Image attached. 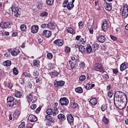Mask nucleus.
I'll use <instances>...</instances> for the list:
<instances>
[{
    "label": "nucleus",
    "mask_w": 128,
    "mask_h": 128,
    "mask_svg": "<svg viewBox=\"0 0 128 128\" xmlns=\"http://www.w3.org/2000/svg\"><path fill=\"white\" fill-rule=\"evenodd\" d=\"M114 102H122V100H128V98L126 95L124 94V93L120 91H118L114 94Z\"/></svg>",
    "instance_id": "nucleus-1"
},
{
    "label": "nucleus",
    "mask_w": 128,
    "mask_h": 128,
    "mask_svg": "<svg viewBox=\"0 0 128 128\" xmlns=\"http://www.w3.org/2000/svg\"><path fill=\"white\" fill-rule=\"evenodd\" d=\"M26 123L24 122H22L18 126V128H24V125Z\"/></svg>",
    "instance_id": "nucleus-56"
},
{
    "label": "nucleus",
    "mask_w": 128,
    "mask_h": 128,
    "mask_svg": "<svg viewBox=\"0 0 128 128\" xmlns=\"http://www.w3.org/2000/svg\"><path fill=\"white\" fill-rule=\"evenodd\" d=\"M40 72H38V71L34 70L33 72V76H38Z\"/></svg>",
    "instance_id": "nucleus-54"
},
{
    "label": "nucleus",
    "mask_w": 128,
    "mask_h": 128,
    "mask_svg": "<svg viewBox=\"0 0 128 128\" xmlns=\"http://www.w3.org/2000/svg\"><path fill=\"white\" fill-rule=\"evenodd\" d=\"M102 28L104 32H106V30H108V22H106V20H102Z\"/></svg>",
    "instance_id": "nucleus-11"
},
{
    "label": "nucleus",
    "mask_w": 128,
    "mask_h": 128,
    "mask_svg": "<svg viewBox=\"0 0 128 128\" xmlns=\"http://www.w3.org/2000/svg\"><path fill=\"white\" fill-rule=\"evenodd\" d=\"M47 28H48L50 30H54L56 28V23L52 22H48Z\"/></svg>",
    "instance_id": "nucleus-16"
},
{
    "label": "nucleus",
    "mask_w": 128,
    "mask_h": 128,
    "mask_svg": "<svg viewBox=\"0 0 128 128\" xmlns=\"http://www.w3.org/2000/svg\"><path fill=\"white\" fill-rule=\"evenodd\" d=\"M8 88H12V86H14V84H12V83L9 82L8 84Z\"/></svg>",
    "instance_id": "nucleus-57"
},
{
    "label": "nucleus",
    "mask_w": 128,
    "mask_h": 128,
    "mask_svg": "<svg viewBox=\"0 0 128 128\" xmlns=\"http://www.w3.org/2000/svg\"><path fill=\"white\" fill-rule=\"evenodd\" d=\"M69 64L72 68V70H74L76 66V64L70 60H69Z\"/></svg>",
    "instance_id": "nucleus-44"
},
{
    "label": "nucleus",
    "mask_w": 128,
    "mask_h": 128,
    "mask_svg": "<svg viewBox=\"0 0 128 128\" xmlns=\"http://www.w3.org/2000/svg\"><path fill=\"white\" fill-rule=\"evenodd\" d=\"M58 118L60 122H64L66 120V116H64V114H60L58 116Z\"/></svg>",
    "instance_id": "nucleus-24"
},
{
    "label": "nucleus",
    "mask_w": 128,
    "mask_h": 128,
    "mask_svg": "<svg viewBox=\"0 0 128 128\" xmlns=\"http://www.w3.org/2000/svg\"><path fill=\"white\" fill-rule=\"evenodd\" d=\"M106 8L107 10H112V4L110 3H106Z\"/></svg>",
    "instance_id": "nucleus-42"
},
{
    "label": "nucleus",
    "mask_w": 128,
    "mask_h": 128,
    "mask_svg": "<svg viewBox=\"0 0 128 128\" xmlns=\"http://www.w3.org/2000/svg\"><path fill=\"white\" fill-rule=\"evenodd\" d=\"M78 50H79V52H82V54H86V48H84V46L82 45H79Z\"/></svg>",
    "instance_id": "nucleus-22"
},
{
    "label": "nucleus",
    "mask_w": 128,
    "mask_h": 128,
    "mask_svg": "<svg viewBox=\"0 0 128 128\" xmlns=\"http://www.w3.org/2000/svg\"><path fill=\"white\" fill-rule=\"evenodd\" d=\"M12 64V61L7 60L3 62V66H10Z\"/></svg>",
    "instance_id": "nucleus-31"
},
{
    "label": "nucleus",
    "mask_w": 128,
    "mask_h": 128,
    "mask_svg": "<svg viewBox=\"0 0 128 128\" xmlns=\"http://www.w3.org/2000/svg\"><path fill=\"white\" fill-rule=\"evenodd\" d=\"M52 76H58V74H60V73L58 72H52Z\"/></svg>",
    "instance_id": "nucleus-58"
},
{
    "label": "nucleus",
    "mask_w": 128,
    "mask_h": 128,
    "mask_svg": "<svg viewBox=\"0 0 128 128\" xmlns=\"http://www.w3.org/2000/svg\"><path fill=\"white\" fill-rule=\"evenodd\" d=\"M96 38H97L98 42H100L101 44L104 42H106V36H100L98 37V36H96Z\"/></svg>",
    "instance_id": "nucleus-17"
},
{
    "label": "nucleus",
    "mask_w": 128,
    "mask_h": 128,
    "mask_svg": "<svg viewBox=\"0 0 128 128\" xmlns=\"http://www.w3.org/2000/svg\"><path fill=\"white\" fill-rule=\"evenodd\" d=\"M10 10L12 12L14 16L16 18L20 16V14H22V8L13 6L10 8Z\"/></svg>",
    "instance_id": "nucleus-3"
},
{
    "label": "nucleus",
    "mask_w": 128,
    "mask_h": 128,
    "mask_svg": "<svg viewBox=\"0 0 128 128\" xmlns=\"http://www.w3.org/2000/svg\"><path fill=\"white\" fill-rule=\"evenodd\" d=\"M40 110H42V108L40 107H38L35 112L36 114H38L40 112Z\"/></svg>",
    "instance_id": "nucleus-61"
},
{
    "label": "nucleus",
    "mask_w": 128,
    "mask_h": 128,
    "mask_svg": "<svg viewBox=\"0 0 128 128\" xmlns=\"http://www.w3.org/2000/svg\"><path fill=\"white\" fill-rule=\"evenodd\" d=\"M30 74L27 72H24L22 74V78H30Z\"/></svg>",
    "instance_id": "nucleus-38"
},
{
    "label": "nucleus",
    "mask_w": 128,
    "mask_h": 128,
    "mask_svg": "<svg viewBox=\"0 0 128 128\" xmlns=\"http://www.w3.org/2000/svg\"><path fill=\"white\" fill-rule=\"evenodd\" d=\"M92 48H94V50H98V48H100V45L98 43H94L92 44Z\"/></svg>",
    "instance_id": "nucleus-37"
},
{
    "label": "nucleus",
    "mask_w": 128,
    "mask_h": 128,
    "mask_svg": "<svg viewBox=\"0 0 128 128\" xmlns=\"http://www.w3.org/2000/svg\"><path fill=\"white\" fill-rule=\"evenodd\" d=\"M112 70H113L114 74H118V70L116 68L112 69Z\"/></svg>",
    "instance_id": "nucleus-63"
},
{
    "label": "nucleus",
    "mask_w": 128,
    "mask_h": 128,
    "mask_svg": "<svg viewBox=\"0 0 128 128\" xmlns=\"http://www.w3.org/2000/svg\"><path fill=\"white\" fill-rule=\"evenodd\" d=\"M126 100H122V101H116L114 102V104L117 108L118 110H124L126 106Z\"/></svg>",
    "instance_id": "nucleus-2"
},
{
    "label": "nucleus",
    "mask_w": 128,
    "mask_h": 128,
    "mask_svg": "<svg viewBox=\"0 0 128 128\" xmlns=\"http://www.w3.org/2000/svg\"><path fill=\"white\" fill-rule=\"evenodd\" d=\"M33 99H34V98L32 97V94H29L28 96L27 100H28V102L34 103V100H32Z\"/></svg>",
    "instance_id": "nucleus-30"
},
{
    "label": "nucleus",
    "mask_w": 128,
    "mask_h": 128,
    "mask_svg": "<svg viewBox=\"0 0 128 128\" xmlns=\"http://www.w3.org/2000/svg\"><path fill=\"white\" fill-rule=\"evenodd\" d=\"M94 86H96L94 84L88 83L84 86V88L86 90H92V88H94Z\"/></svg>",
    "instance_id": "nucleus-23"
},
{
    "label": "nucleus",
    "mask_w": 128,
    "mask_h": 128,
    "mask_svg": "<svg viewBox=\"0 0 128 128\" xmlns=\"http://www.w3.org/2000/svg\"><path fill=\"white\" fill-rule=\"evenodd\" d=\"M86 77L84 75H81L79 77V80L80 82H84V80H86Z\"/></svg>",
    "instance_id": "nucleus-45"
},
{
    "label": "nucleus",
    "mask_w": 128,
    "mask_h": 128,
    "mask_svg": "<svg viewBox=\"0 0 128 128\" xmlns=\"http://www.w3.org/2000/svg\"><path fill=\"white\" fill-rule=\"evenodd\" d=\"M54 44H56L58 46H62L64 45V40L61 39H57L54 41Z\"/></svg>",
    "instance_id": "nucleus-12"
},
{
    "label": "nucleus",
    "mask_w": 128,
    "mask_h": 128,
    "mask_svg": "<svg viewBox=\"0 0 128 128\" xmlns=\"http://www.w3.org/2000/svg\"><path fill=\"white\" fill-rule=\"evenodd\" d=\"M12 24H14L12 22H7L3 24H0V28H11Z\"/></svg>",
    "instance_id": "nucleus-13"
},
{
    "label": "nucleus",
    "mask_w": 128,
    "mask_h": 128,
    "mask_svg": "<svg viewBox=\"0 0 128 128\" xmlns=\"http://www.w3.org/2000/svg\"><path fill=\"white\" fill-rule=\"evenodd\" d=\"M52 115L54 116H56L58 114V110L56 107H53L52 109Z\"/></svg>",
    "instance_id": "nucleus-27"
},
{
    "label": "nucleus",
    "mask_w": 128,
    "mask_h": 128,
    "mask_svg": "<svg viewBox=\"0 0 128 128\" xmlns=\"http://www.w3.org/2000/svg\"><path fill=\"white\" fill-rule=\"evenodd\" d=\"M7 106L10 108H12L14 106V98L12 96H8V97Z\"/></svg>",
    "instance_id": "nucleus-6"
},
{
    "label": "nucleus",
    "mask_w": 128,
    "mask_h": 128,
    "mask_svg": "<svg viewBox=\"0 0 128 128\" xmlns=\"http://www.w3.org/2000/svg\"><path fill=\"white\" fill-rule=\"evenodd\" d=\"M20 100H16V102H15V103H14V104H15V106H20Z\"/></svg>",
    "instance_id": "nucleus-51"
},
{
    "label": "nucleus",
    "mask_w": 128,
    "mask_h": 128,
    "mask_svg": "<svg viewBox=\"0 0 128 128\" xmlns=\"http://www.w3.org/2000/svg\"><path fill=\"white\" fill-rule=\"evenodd\" d=\"M13 74H15L16 76V74H18V69L16 68H13Z\"/></svg>",
    "instance_id": "nucleus-48"
},
{
    "label": "nucleus",
    "mask_w": 128,
    "mask_h": 128,
    "mask_svg": "<svg viewBox=\"0 0 128 128\" xmlns=\"http://www.w3.org/2000/svg\"><path fill=\"white\" fill-rule=\"evenodd\" d=\"M113 94H114V92H112V91L110 90L108 92V98H112Z\"/></svg>",
    "instance_id": "nucleus-52"
},
{
    "label": "nucleus",
    "mask_w": 128,
    "mask_h": 128,
    "mask_svg": "<svg viewBox=\"0 0 128 128\" xmlns=\"http://www.w3.org/2000/svg\"><path fill=\"white\" fill-rule=\"evenodd\" d=\"M75 92H78V94H82V92H84V90L81 87H78L75 88Z\"/></svg>",
    "instance_id": "nucleus-35"
},
{
    "label": "nucleus",
    "mask_w": 128,
    "mask_h": 128,
    "mask_svg": "<svg viewBox=\"0 0 128 128\" xmlns=\"http://www.w3.org/2000/svg\"><path fill=\"white\" fill-rule=\"evenodd\" d=\"M126 68H128V63L126 62H124L120 64V70H121V72H122L125 70H126Z\"/></svg>",
    "instance_id": "nucleus-14"
},
{
    "label": "nucleus",
    "mask_w": 128,
    "mask_h": 128,
    "mask_svg": "<svg viewBox=\"0 0 128 128\" xmlns=\"http://www.w3.org/2000/svg\"><path fill=\"white\" fill-rule=\"evenodd\" d=\"M64 51L66 52H70V48L68 46H66L64 48Z\"/></svg>",
    "instance_id": "nucleus-53"
},
{
    "label": "nucleus",
    "mask_w": 128,
    "mask_h": 128,
    "mask_svg": "<svg viewBox=\"0 0 128 128\" xmlns=\"http://www.w3.org/2000/svg\"><path fill=\"white\" fill-rule=\"evenodd\" d=\"M64 84H66V82L63 80H59L58 81L56 80L54 82V86L55 88H60V86H64Z\"/></svg>",
    "instance_id": "nucleus-9"
},
{
    "label": "nucleus",
    "mask_w": 128,
    "mask_h": 128,
    "mask_svg": "<svg viewBox=\"0 0 128 128\" xmlns=\"http://www.w3.org/2000/svg\"><path fill=\"white\" fill-rule=\"evenodd\" d=\"M20 51L18 49L14 48L13 50L12 51L11 54L12 56H16L18 54H20Z\"/></svg>",
    "instance_id": "nucleus-28"
},
{
    "label": "nucleus",
    "mask_w": 128,
    "mask_h": 128,
    "mask_svg": "<svg viewBox=\"0 0 128 128\" xmlns=\"http://www.w3.org/2000/svg\"><path fill=\"white\" fill-rule=\"evenodd\" d=\"M28 120L31 122H34L38 120V117L34 115H30L28 117Z\"/></svg>",
    "instance_id": "nucleus-15"
},
{
    "label": "nucleus",
    "mask_w": 128,
    "mask_h": 128,
    "mask_svg": "<svg viewBox=\"0 0 128 128\" xmlns=\"http://www.w3.org/2000/svg\"><path fill=\"white\" fill-rule=\"evenodd\" d=\"M31 32L32 34H36L38 32V25H33L32 26Z\"/></svg>",
    "instance_id": "nucleus-18"
},
{
    "label": "nucleus",
    "mask_w": 128,
    "mask_h": 128,
    "mask_svg": "<svg viewBox=\"0 0 128 128\" xmlns=\"http://www.w3.org/2000/svg\"><path fill=\"white\" fill-rule=\"evenodd\" d=\"M20 28L21 30L24 32V30H26V26L24 24H22L20 26Z\"/></svg>",
    "instance_id": "nucleus-46"
},
{
    "label": "nucleus",
    "mask_w": 128,
    "mask_h": 128,
    "mask_svg": "<svg viewBox=\"0 0 128 128\" xmlns=\"http://www.w3.org/2000/svg\"><path fill=\"white\" fill-rule=\"evenodd\" d=\"M40 36H45L46 38H50V36H52V32L48 30H44L41 32Z\"/></svg>",
    "instance_id": "nucleus-10"
},
{
    "label": "nucleus",
    "mask_w": 128,
    "mask_h": 128,
    "mask_svg": "<svg viewBox=\"0 0 128 128\" xmlns=\"http://www.w3.org/2000/svg\"><path fill=\"white\" fill-rule=\"evenodd\" d=\"M60 102L61 106H68L70 104V101L68 98L64 97L60 98Z\"/></svg>",
    "instance_id": "nucleus-8"
},
{
    "label": "nucleus",
    "mask_w": 128,
    "mask_h": 128,
    "mask_svg": "<svg viewBox=\"0 0 128 128\" xmlns=\"http://www.w3.org/2000/svg\"><path fill=\"white\" fill-rule=\"evenodd\" d=\"M32 64L34 66H40V60H34L32 61Z\"/></svg>",
    "instance_id": "nucleus-34"
},
{
    "label": "nucleus",
    "mask_w": 128,
    "mask_h": 128,
    "mask_svg": "<svg viewBox=\"0 0 128 128\" xmlns=\"http://www.w3.org/2000/svg\"><path fill=\"white\" fill-rule=\"evenodd\" d=\"M110 38L111 40H114V41L118 40V37L114 35H110Z\"/></svg>",
    "instance_id": "nucleus-49"
},
{
    "label": "nucleus",
    "mask_w": 128,
    "mask_h": 128,
    "mask_svg": "<svg viewBox=\"0 0 128 128\" xmlns=\"http://www.w3.org/2000/svg\"><path fill=\"white\" fill-rule=\"evenodd\" d=\"M66 118L68 124H72L74 122V116L72 114H68L66 115Z\"/></svg>",
    "instance_id": "nucleus-19"
},
{
    "label": "nucleus",
    "mask_w": 128,
    "mask_h": 128,
    "mask_svg": "<svg viewBox=\"0 0 128 128\" xmlns=\"http://www.w3.org/2000/svg\"><path fill=\"white\" fill-rule=\"evenodd\" d=\"M48 16V13L46 12H43L42 13L40 14V16L42 18H44L45 16Z\"/></svg>",
    "instance_id": "nucleus-40"
},
{
    "label": "nucleus",
    "mask_w": 128,
    "mask_h": 128,
    "mask_svg": "<svg viewBox=\"0 0 128 128\" xmlns=\"http://www.w3.org/2000/svg\"><path fill=\"white\" fill-rule=\"evenodd\" d=\"M80 44H86V41H84V38L80 39Z\"/></svg>",
    "instance_id": "nucleus-62"
},
{
    "label": "nucleus",
    "mask_w": 128,
    "mask_h": 128,
    "mask_svg": "<svg viewBox=\"0 0 128 128\" xmlns=\"http://www.w3.org/2000/svg\"><path fill=\"white\" fill-rule=\"evenodd\" d=\"M102 122H104V124H108V122H110L108 119L104 116L103 117V118L102 119Z\"/></svg>",
    "instance_id": "nucleus-36"
},
{
    "label": "nucleus",
    "mask_w": 128,
    "mask_h": 128,
    "mask_svg": "<svg viewBox=\"0 0 128 128\" xmlns=\"http://www.w3.org/2000/svg\"><path fill=\"white\" fill-rule=\"evenodd\" d=\"M63 8H66L68 10H72L74 7V5L72 2H68V0H64L62 4Z\"/></svg>",
    "instance_id": "nucleus-4"
},
{
    "label": "nucleus",
    "mask_w": 128,
    "mask_h": 128,
    "mask_svg": "<svg viewBox=\"0 0 128 128\" xmlns=\"http://www.w3.org/2000/svg\"><path fill=\"white\" fill-rule=\"evenodd\" d=\"M15 96L16 98H20L22 96V92L18 91L15 94Z\"/></svg>",
    "instance_id": "nucleus-39"
},
{
    "label": "nucleus",
    "mask_w": 128,
    "mask_h": 128,
    "mask_svg": "<svg viewBox=\"0 0 128 128\" xmlns=\"http://www.w3.org/2000/svg\"><path fill=\"white\" fill-rule=\"evenodd\" d=\"M30 108L32 110H36V104H33L30 106Z\"/></svg>",
    "instance_id": "nucleus-59"
},
{
    "label": "nucleus",
    "mask_w": 128,
    "mask_h": 128,
    "mask_svg": "<svg viewBox=\"0 0 128 128\" xmlns=\"http://www.w3.org/2000/svg\"><path fill=\"white\" fill-rule=\"evenodd\" d=\"M79 66L80 68H84V66H86V64H84V62H82L79 64Z\"/></svg>",
    "instance_id": "nucleus-47"
},
{
    "label": "nucleus",
    "mask_w": 128,
    "mask_h": 128,
    "mask_svg": "<svg viewBox=\"0 0 128 128\" xmlns=\"http://www.w3.org/2000/svg\"><path fill=\"white\" fill-rule=\"evenodd\" d=\"M89 102L92 106H96L98 104V100L96 98H92L90 100Z\"/></svg>",
    "instance_id": "nucleus-21"
},
{
    "label": "nucleus",
    "mask_w": 128,
    "mask_h": 128,
    "mask_svg": "<svg viewBox=\"0 0 128 128\" xmlns=\"http://www.w3.org/2000/svg\"><path fill=\"white\" fill-rule=\"evenodd\" d=\"M122 18H128V4H125L124 8H123V11L122 13Z\"/></svg>",
    "instance_id": "nucleus-7"
},
{
    "label": "nucleus",
    "mask_w": 128,
    "mask_h": 128,
    "mask_svg": "<svg viewBox=\"0 0 128 128\" xmlns=\"http://www.w3.org/2000/svg\"><path fill=\"white\" fill-rule=\"evenodd\" d=\"M20 114V111L15 112L13 115L14 118H15V120H18Z\"/></svg>",
    "instance_id": "nucleus-32"
},
{
    "label": "nucleus",
    "mask_w": 128,
    "mask_h": 128,
    "mask_svg": "<svg viewBox=\"0 0 128 128\" xmlns=\"http://www.w3.org/2000/svg\"><path fill=\"white\" fill-rule=\"evenodd\" d=\"M86 52L88 54H92V46H90V44H87L86 47Z\"/></svg>",
    "instance_id": "nucleus-20"
},
{
    "label": "nucleus",
    "mask_w": 128,
    "mask_h": 128,
    "mask_svg": "<svg viewBox=\"0 0 128 128\" xmlns=\"http://www.w3.org/2000/svg\"><path fill=\"white\" fill-rule=\"evenodd\" d=\"M101 110L102 112H105L106 110V106L104 104H102L101 106Z\"/></svg>",
    "instance_id": "nucleus-55"
},
{
    "label": "nucleus",
    "mask_w": 128,
    "mask_h": 128,
    "mask_svg": "<svg viewBox=\"0 0 128 128\" xmlns=\"http://www.w3.org/2000/svg\"><path fill=\"white\" fill-rule=\"evenodd\" d=\"M41 28H48V24H43L41 25Z\"/></svg>",
    "instance_id": "nucleus-60"
},
{
    "label": "nucleus",
    "mask_w": 128,
    "mask_h": 128,
    "mask_svg": "<svg viewBox=\"0 0 128 128\" xmlns=\"http://www.w3.org/2000/svg\"><path fill=\"white\" fill-rule=\"evenodd\" d=\"M52 53H48L47 54V58H48V60H52Z\"/></svg>",
    "instance_id": "nucleus-50"
},
{
    "label": "nucleus",
    "mask_w": 128,
    "mask_h": 128,
    "mask_svg": "<svg viewBox=\"0 0 128 128\" xmlns=\"http://www.w3.org/2000/svg\"><path fill=\"white\" fill-rule=\"evenodd\" d=\"M46 118L47 120H48L50 122H52V124H54L55 122L52 116L50 115H46Z\"/></svg>",
    "instance_id": "nucleus-26"
},
{
    "label": "nucleus",
    "mask_w": 128,
    "mask_h": 128,
    "mask_svg": "<svg viewBox=\"0 0 128 128\" xmlns=\"http://www.w3.org/2000/svg\"><path fill=\"white\" fill-rule=\"evenodd\" d=\"M36 6L38 10H42V8H44V4H42V1L38 2L36 4Z\"/></svg>",
    "instance_id": "nucleus-25"
},
{
    "label": "nucleus",
    "mask_w": 128,
    "mask_h": 128,
    "mask_svg": "<svg viewBox=\"0 0 128 128\" xmlns=\"http://www.w3.org/2000/svg\"><path fill=\"white\" fill-rule=\"evenodd\" d=\"M70 108H76L78 106V103L75 102H72L70 103Z\"/></svg>",
    "instance_id": "nucleus-33"
},
{
    "label": "nucleus",
    "mask_w": 128,
    "mask_h": 128,
    "mask_svg": "<svg viewBox=\"0 0 128 128\" xmlns=\"http://www.w3.org/2000/svg\"><path fill=\"white\" fill-rule=\"evenodd\" d=\"M66 30H67V32H69V34H76V31H74V28H67L66 29Z\"/></svg>",
    "instance_id": "nucleus-29"
},
{
    "label": "nucleus",
    "mask_w": 128,
    "mask_h": 128,
    "mask_svg": "<svg viewBox=\"0 0 128 128\" xmlns=\"http://www.w3.org/2000/svg\"><path fill=\"white\" fill-rule=\"evenodd\" d=\"M94 69L96 72H102V74H104V66H102V64L100 63L94 64Z\"/></svg>",
    "instance_id": "nucleus-5"
},
{
    "label": "nucleus",
    "mask_w": 128,
    "mask_h": 128,
    "mask_svg": "<svg viewBox=\"0 0 128 128\" xmlns=\"http://www.w3.org/2000/svg\"><path fill=\"white\" fill-rule=\"evenodd\" d=\"M89 32H90V34H94V28H90L89 30Z\"/></svg>",
    "instance_id": "nucleus-64"
},
{
    "label": "nucleus",
    "mask_w": 128,
    "mask_h": 128,
    "mask_svg": "<svg viewBox=\"0 0 128 128\" xmlns=\"http://www.w3.org/2000/svg\"><path fill=\"white\" fill-rule=\"evenodd\" d=\"M46 113L48 116H52V110L50 108L48 109L46 111Z\"/></svg>",
    "instance_id": "nucleus-43"
},
{
    "label": "nucleus",
    "mask_w": 128,
    "mask_h": 128,
    "mask_svg": "<svg viewBox=\"0 0 128 128\" xmlns=\"http://www.w3.org/2000/svg\"><path fill=\"white\" fill-rule=\"evenodd\" d=\"M54 2V0H46V4H48V6H52Z\"/></svg>",
    "instance_id": "nucleus-41"
}]
</instances>
